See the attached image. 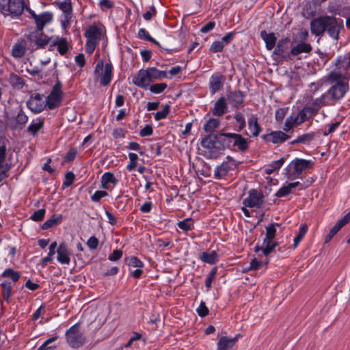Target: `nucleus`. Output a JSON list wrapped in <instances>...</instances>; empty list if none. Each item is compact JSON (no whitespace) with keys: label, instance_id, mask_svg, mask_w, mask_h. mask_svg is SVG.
I'll list each match as a JSON object with an SVG mask.
<instances>
[{"label":"nucleus","instance_id":"f257e3e1","mask_svg":"<svg viewBox=\"0 0 350 350\" xmlns=\"http://www.w3.org/2000/svg\"><path fill=\"white\" fill-rule=\"evenodd\" d=\"M344 29L343 21L334 16H322L312 20L310 23L312 33L317 36H322L326 31L329 36L338 40L339 33Z\"/></svg>","mask_w":350,"mask_h":350},{"label":"nucleus","instance_id":"f03ea898","mask_svg":"<svg viewBox=\"0 0 350 350\" xmlns=\"http://www.w3.org/2000/svg\"><path fill=\"white\" fill-rule=\"evenodd\" d=\"M349 90V84L346 81H338L332 85L321 97L313 101L314 105L318 107L326 105H334L338 100L341 99Z\"/></svg>","mask_w":350,"mask_h":350},{"label":"nucleus","instance_id":"7ed1b4c3","mask_svg":"<svg viewBox=\"0 0 350 350\" xmlns=\"http://www.w3.org/2000/svg\"><path fill=\"white\" fill-rule=\"evenodd\" d=\"M232 135L230 133L209 134L202 139L201 145L206 149L224 150L230 146Z\"/></svg>","mask_w":350,"mask_h":350},{"label":"nucleus","instance_id":"20e7f679","mask_svg":"<svg viewBox=\"0 0 350 350\" xmlns=\"http://www.w3.org/2000/svg\"><path fill=\"white\" fill-rule=\"evenodd\" d=\"M103 36V29L100 26L93 25L88 28L85 32L87 38L85 51L88 53L92 54L94 52Z\"/></svg>","mask_w":350,"mask_h":350},{"label":"nucleus","instance_id":"39448f33","mask_svg":"<svg viewBox=\"0 0 350 350\" xmlns=\"http://www.w3.org/2000/svg\"><path fill=\"white\" fill-rule=\"evenodd\" d=\"M312 163L302 159H296L291 161V163L286 168V175L289 179L300 178H301V173L308 168H310Z\"/></svg>","mask_w":350,"mask_h":350},{"label":"nucleus","instance_id":"423d86ee","mask_svg":"<svg viewBox=\"0 0 350 350\" xmlns=\"http://www.w3.org/2000/svg\"><path fill=\"white\" fill-rule=\"evenodd\" d=\"M24 8V0H0V12L5 15L18 16Z\"/></svg>","mask_w":350,"mask_h":350},{"label":"nucleus","instance_id":"0eeeda50","mask_svg":"<svg viewBox=\"0 0 350 350\" xmlns=\"http://www.w3.org/2000/svg\"><path fill=\"white\" fill-rule=\"evenodd\" d=\"M113 67L111 63L104 65V61L99 59L96 65L94 75L96 79H100V83L103 86L108 85L111 80Z\"/></svg>","mask_w":350,"mask_h":350},{"label":"nucleus","instance_id":"6e6552de","mask_svg":"<svg viewBox=\"0 0 350 350\" xmlns=\"http://www.w3.org/2000/svg\"><path fill=\"white\" fill-rule=\"evenodd\" d=\"M27 42H29L28 49L31 51L36 50L37 48H44L46 46L51 38L46 35L44 34L42 31L35 30L25 35Z\"/></svg>","mask_w":350,"mask_h":350},{"label":"nucleus","instance_id":"1a4fd4ad","mask_svg":"<svg viewBox=\"0 0 350 350\" xmlns=\"http://www.w3.org/2000/svg\"><path fill=\"white\" fill-rule=\"evenodd\" d=\"M66 340L68 345L72 348H79L85 342V338L79 330V324L76 323L70 327L66 333Z\"/></svg>","mask_w":350,"mask_h":350},{"label":"nucleus","instance_id":"9d476101","mask_svg":"<svg viewBox=\"0 0 350 350\" xmlns=\"http://www.w3.org/2000/svg\"><path fill=\"white\" fill-rule=\"evenodd\" d=\"M291 41L289 38H285L280 40L273 51V55L277 56L279 60L291 61L293 59Z\"/></svg>","mask_w":350,"mask_h":350},{"label":"nucleus","instance_id":"9b49d317","mask_svg":"<svg viewBox=\"0 0 350 350\" xmlns=\"http://www.w3.org/2000/svg\"><path fill=\"white\" fill-rule=\"evenodd\" d=\"M62 87V83L59 80H57L53 87L51 92L47 96L46 105H47L50 109H55L60 105L63 96Z\"/></svg>","mask_w":350,"mask_h":350},{"label":"nucleus","instance_id":"f8f14e48","mask_svg":"<svg viewBox=\"0 0 350 350\" xmlns=\"http://www.w3.org/2000/svg\"><path fill=\"white\" fill-rule=\"evenodd\" d=\"M125 261L129 267L131 276L135 279L139 278L144 272L142 270L144 263L135 256L126 258Z\"/></svg>","mask_w":350,"mask_h":350},{"label":"nucleus","instance_id":"ddd939ff","mask_svg":"<svg viewBox=\"0 0 350 350\" xmlns=\"http://www.w3.org/2000/svg\"><path fill=\"white\" fill-rule=\"evenodd\" d=\"M27 121V116L22 109H20V111L15 118L8 119L6 124L12 130L22 129L25 126Z\"/></svg>","mask_w":350,"mask_h":350},{"label":"nucleus","instance_id":"4468645a","mask_svg":"<svg viewBox=\"0 0 350 350\" xmlns=\"http://www.w3.org/2000/svg\"><path fill=\"white\" fill-rule=\"evenodd\" d=\"M312 107H304L299 113L295 117L297 125H299L309 118L315 116L319 109L321 107H318L317 105L312 103Z\"/></svg>","mask_w":350,"mask_h":350},{"label":"nucleus","instance_id":"2eb2a0df","mask_svg":"<svg viewBox=\"0 0 350 350\" xmlns=\"http://www.w3.org/2000/svg\"><path fill=\"white\" fill-rule=\"evenodd\" d=\"M262 195L256 190L252 189L244 200L243 204L247 207L260 208L263 204Z\"/></svg>","mask_w":350,"mask_h":350},{"label":"nucleus","instance_id":"dca6fc26","mask_svg":"<svg viewBox=\"0 0 350 350\" xmlns=\"http://www.w3.org/2000/svg\"><path fill=\"white\" fill-rule=\"evenodd\" d=\"M11 163L6 159V148L4 145L0 146V183L8 176Z\"/></svg>","mask_w":350,"mask_h":350},{"label":"nucleus","instance_id":"f3484780","mask_svg":"<svg viewBox=\"0 0 350 350\" xmlns=\"http://www.w3.org/2000/svg\"><path fill=\"white\" fill-rule=\"evenodd\" d=\"M350 221V211L347 213L342 219H339L336 224L332 228L329 233L326 235L325 243L329 242L335 234L347 224Z\"/></svg>","mask_w":350,"mask_h":350},{"label":"nucleus","instance_id":"a211bd4d","mask_svg":"<svg viewBox=\"0 0 350 350\" xmlns=\"http://www.w3.org/2000/svg\"><path fill=\"white\" fill-rule=\"evenodd\" d=\"M350 221V211L347 213L342 219H339L336 224L332 228L329 233L326 235L325 243L329 242L335 234L347 224Z\"/></svg>","mask_w":350,"mask_h":350},{"label":"nucleus","instance_id":"6ab92c4d","mask_svg":"<svg viewBox=\"0 0 350 350\" xmlns=\"http://www.w3.org/2000/svg\"><path fill=\"white\" fill-rule=\"evenodd\" d=\"M350 221V211L347 213L342 219H339L336 224L332 228L329 233L326 235L325 243L329 242L335 234L347 224Z\"/></svg>","mask_w":350,"mask_h":350},{"label":"nucleus","instance_id":"aec40b11","mask_svg":"<svg viewBox=\"0 0 350 350\" xmlns=\"http://www.w3.org/2000/svg\"><path fill=\"white\" fill-rule=\"evenodd\" d=\"M350 221V211L347 213L342 219H339L336 224L332 228L329 233L326 235L325 243L329 242L335 234L347 224Z\"/></svg>","mask_w":350,"mask_h":350},{"label":"nucleus","instance_id":"412c9836","mask_svg":"<svg viewBox=\"0 0 350 350\" xmlns=\"http://www.w3.org/2000/svg\"><path fill=\"white\" fill-rule=\"evenodd\" d=\"M225 77L221 73L217 72L213 75L209 81V88L212 94H215L223 87Z\"/></svg>","mask_w":350,"mask_h":350},{"label":"nucleus","instance_id":"4be33fe9","mask_svg":"<svg viewBox=\"0 0 350 350\" xmlns=\"http://www.w3.org/2000/svg\"><path fill=\"white\" fill-rule=\"evenodd\" d=\"M133 82L138 87L146 88L151 83L147 69L140 70L133 78Z\"/></svg>","mask_w":350,"mask_h":350},{"label":"nucleus","instance_id":"5701e85b","mask_svg":"<svg viewBox=\"0 0 350 350\" xmlns=\"http://www.w3.org/2000/svg\"><path fill=\"white\" fill-rule=\"evenodd\" d=\"M262 138L271 142L273 144H282L290 138V135L281 131H273L269 134L265 135Z\"/></svg>","mask_w":350,"mask_h":350},{"label":"nucleus","instance_id":"b1692460","mask_svg":"<svg viewBox=\"0 0 350 350\" xmlns=\"http://www.w3.org/2000/svg\"><path fill=\"white\" fill-rule=\"evenodd\" d=\"M57 259L61 264L68 265L70 262V251L66 243L62 242L59 244L57 250Z\"/></svg>","mask_w":350,"mask_h":350},{"label":"nucleus","instance_id":"393cba45","mask_svg":"<svg viewBox=\"0 0 350 350\" xmlns=\"http://www.w3.org/2000/svg\"><path fill=\"white\" fill-rule=\"evenodd\" d=\"M29 108L35 113L42 111L46 105H44L42 98L40 94L36 95L31 98L27 103Z\"/></svg>","mask_w":350,"mask_h":350},{"label":"nucleus","instance_id":"a878e982","mask_svg":"<svg viewBox=\"0 0 350 350\" xmlns=\"http://www.w3.org/2000/svg\"><path fill=\"white\" fill-rule=\"evenodd\" d=\"M33 18L37 26L36 30L42 31L44 25L52 21L53 14L49 12H44L40 15L33 14Z\"/></svg>","mask_w":350,"mask_h":350},{"label":"nucleus","instance_id":"bb28decb","mask_svg":"<svg viewBox=\"0 0 350 350\" xmlns=\"http://www.w3.org/2000/svg\"><path fill=\"white\" fill-rule=\"evenodd\" d=\"M239 336L240 334H237L235 337L232 338L222 336L217 342V350L230 349L235 345Z\"/></svg>","mask_w":350,"mask_h":350},{"label":"nucleus","instance_id":"cd10ccee","mask_svg":"<svg viewBox=\"0 0 350 350\" xmlns=\"http://www.w3.org/2000/svg\"><path fill=\"white\" fill-rule=\"evenodd\" d=\"M278 245V243L276 242H274L273 240L271 239H264L262 245L261 247L256 246L255 247V251H262V254L267 256L269 254H270L272 252H273L275 247Z\"/></svg>","mask_w":350,"mask_h":350},{"label":"nucleus","instance_id":"c85d7f7f","mask_svg":"<svg viewBox=\"0 0 350 350\" xmlns=\"http://www.w3.org/2000/svg\"><path fill=\"white\" fill-rule=\"evenodd\" d=\"M228 110V106L224 97L219 98L215 103L212 109V113L214 116H221L226 113Z\"/></svg>","mask_w":350,"mask_h":350},{"label":"nucleus","instance_id":"c756f323","mask_svg":"<svg viewBox=\"0 0 350 350\" xmlns=\"http://www.w3.org/2000/svg\"><path fill=\"white\" fill-rule=\"evenodd\" d=\"M28 45L27 42L25 40L18 41L13 46L12 55L16 58L22 57L25 55L26 46Z\"/></svg>","mask_w":350,"mask_h":350},{"label":"nucleus","instance_id":"7c9ffc66","mask_svg":"<svg viewBox=\"0 0 350 350\" xmlns=\"http://www.w3.org/2000/svg\"><path fill=\"white\" fill-rule=\"evenodd\" d=\"M232 169V167L228 162H223L220 165L217 166L214 171L215 178L218 179L225 178L228 172Z\"/></svg>","mask_w":350,"mask_h":350},{"label":"nucleus","instance_id":"2f4dec72","mask_svg":"<svg viewBox=\"0 0 350 350\" xmlns=\"http://www.w3.org/2000/svg\"><path fill=\"white\" fill-rule=\"evenodd\" d=\"M260 36L266 44V48L268 50H271L275 46L277 38L275 36L274 33H267L266 31L263 30L260 32Z\"/></svg>","mask_w":350,"mask_h":350},{"label":"nucleus","instance_id":"473e14b6","mask_svg":"<svg viewBox=\"0 0 350 350\" xmlns=\"http://www.w3.org/2000/svg\"><path fill=\"white\" fill-rule=\"evenodd\" d=\"M227 99L233 107H237L243 103V95L240 91L232 92L228 94Z\"/></svg>","mask_w":350,"mask_h":350},{"label":"nucleus","instance_id":"72a5a7b5","mask_svg":"<svg viewBox=\"0 0 350 350\" xmlns=\"http://www.w3.org/2000/svg\"><path fill=\"white\" fill-rule=\"evenodd\" d=\"M232 137V142H233L234 146H237L241 151H245L248 148L247 141L242 135L233 133Z\"/></svg>","mask_w":350,"mask_h":350},{"label":"nucleus","instance_id":"f704fd0d","mask_svg":"<svg viewBox=\"0 0 350 350\" xmlns=\"http://www.w3.org/2000/svg\"><path fill=\"white\" fill-rule=\"evenodd\" d=\"M56 46L58 52L62 55H65L68 51V43L65 38H57L50 47Z\"/></svg>","mask_w":350,"mask_h":350},{"label":"nucleus","instance_id":"c9c22d12","mask_svg":"<svg viewBox=\"0 0 350 350\" xmlns=\"http://www.w3.org/2000/svg\"><path fill=\"white\" fill-rule=\"evenodd\" d=\"M59 9L64 13V20L62 21L64 27H66V23H69V18H70V12L72 9L71 3L70 0H65L64 2H61L59 5Z\"/></svg>","mask_w":350,"mask_h":350},{"label":"nucleus","instance_id":"e433bc0d","mask_svg":"<svg viewBox=\"0 0 350 350\" xmlns=\"http://www.w3.org/2000/svg\"><path fill=\"white\" fill-rule=\"evenodd\" d=\"M312 49L310 44L301 42L291 49V54L292 56H296L301 53H310Z\"/></svg>","mask_w":350,"mask_h":350},{"label":"nucleus","instance_id":"4c0bfd02","mask_svg":"<svg viewBox=\"0 0 350 350\" xmlns=\"http://www.w3.org/2000/svg\"><path fill=\"white\" fill-rule=\"evenodd\" d=\"M249 129L252 133V135L257 137L261 131L260 126L258 122V118L252 116L248 120Z\"/></svg>","mask_w":350,"mask_h":350},{"label":"nucleus","instance_id":"58836bf2","mask_svg":"<svg viewBox=\"0 0 350 350\" xmlns=\"http://www.w3.org/2000/svg\"><path fill=\"white\" fill-rule=\"evenodd\" d=\"M200 258L204 262L213 265L218 260V254L215 251L211 252H202L200 255Z\"/></svg>","mask_w":350,"mask_h":350},{"label":"nucleus","instance_id":"ea45409f","mask_svg":"<svg viewBox=\"0 0 350 350\" xmlns=\"http://www.w3.org/2000/svg\"><path fill=\"white\" fill-rule=\"evenodd\" d=\"M299 185V182L288 183L287 185H284L282 188H280L275 193V196H277L278 198L286 196L288 195L290 193H291L293 189L295 188Z\"/></svg>","mask_w":350,"mask_h":350},{"label":"nucleus","instance_id":"a19ab883","mask_svg":"<svg viewBox=\"0 0 350 350\" xmlns=\"http://www.w3.org/2000/svg\"><path fill=\"white\" fill-rule=\"evenodd\" d=\"M118 180L114 177L113 174L111 172L105 173L101 178L102 187L105 189L109 188V185L112 183L116 185Z\"/></svg>","mask_w":350,"mask_h":350},{"label":"nucleus","instance_id":"79ce46f5","mask_svg":"<svg viewBox=\"0 0 350 350\" xmlns=\"http://www.w3.org/2000/svg\"><path fill=\"white\" fill-rule=\"evenodd\" d=\"M1 295L4 300L9 302V299L12 296V286L10 282L4 281L1 284Z\"/></svg>","mask_w":350,"mask_h":350},{"label":"nucleus","instance_id":"37998d69","mask_svg":"<svg viewBox=\"0 0 350 350\" xmlns=\"http://www.w3.org/2000/svg\"><path fill=\"white\" fill-rule=\"evenodd\" d=\"M147 70L151 81L152 79H159L167 77L165 71L159 70L154 67L149 68Z\"/></svg>","mask_w":350,"mask_h":350},{"label":"nucleus","instance_id":"c03bdc74","mask_svg":"<svg viewBox=\"0 0 350 350\" xmlns=\"http://www.w3.org/2000/svg\"><path fill=\"white\" fill-rule=\"evenodd\" d=\"M10 83L12 87L17 89H21L24 85V80L16 74H11L10 76Z\"/></svg>","mask_w":350,"mask_h":350},{"label":"nucleus","instance_id":"a18cd8bd","mask_svg":"<svg viewBox=\"0 0 350 350\" xmlns=\"http://www.w3.org/2000/svg\"><path fill=\"white\" fill-rule=\"evenodd\" d=\"M44 120H38L37 122L31 124L27 127V131L33 135H36L37 133L43 127Z\"/></svg>","mask_w":350,"mask_h":350},{"label":"nucleus","instance_id":"49530a36","mask_svg":"<svg viewBox=\"0 0 350 350\" xmlns=\"http://www.w3.org/2000/svg\"><path fill=\"white\" fill-rule=\"evenodd\" d=\"M219 125V120L215 118H211L204 124V129L206 133H212L213 130Z\"/></svg>","mask_w":350,"mask_h":350},{"label":"nucleus","instance_id":"de8ad7c7","mask_svg":"<svg viewBox=\"0 0 350 350\" xmlns=\"http://www.w3.org/2000/svg\"><path fill=\"white\" fill-rule=\"evenodd\" d=\"M2 276L5 278H10L14 282H17L21 276L20 272L15 271L12 269H7L2 273Z\"/></svg>","mask_w":350,"mask_h":350},{"label":"nucleus","instance_id":"09e8293b","mask_svg":"<svg viewBox=\"0 0 350 350\" xmlns=\"http://www.w3.org/2000/svg\"><path fill=\"white\" fill-rule=\"evenodd\" d=\"M308 230V226L306 224H303L299 229V233L297 236L294 239V248H295L299 242L301 241L303 237L305 236Z\"/></svg>","mask_w":350,"mask_h":350},{"label":"nucleus","instance_id":"8fccbe9b","mask_svg":"<svg viewBox=\"0 0 350 350\" xmlns=\"http://www.w3.org/2000/svg\"><path fill=\"white\" fill-rule=\"evenodd\" d=\"M62 220V216L59 215L57 217H55L54 216L53 217H51V219H48L47 221H46L43 224H42V229H49L50 228H52L54 226L57 225V224H59Z\"/></svg>","mask_w":350,"mask_h":350},{"label":"nucleus","instance_id":"3c124183","mask_svg":"<svg viewBox=\"0 0 350 350\" xmlns=\"http://www.w3.org/2000/svg\"><path fill=\"white\" fill-rule=\"evenodd\" d=\"M314 133L304 134L299 136L296 140L292 142V144H294L295 143H308L314 139Z\"/></svg>","mask_w":350,"mask_h":350},{"label":"nucleus","instance_id":"603ef678","mask_svg":"<svg viewBox=\"0 0 350 350\" xmlns=\"http://www.w3.org/2000/svg\"><path fill=\"white\" fill-rule=\"evenodd\" d=\"M275 226H278V224H271L269 226L266 227V234H265V238L264 239L273 240V239L275 237V234H276Z\"/></svg>","mask_w":350,"mask_h":350},{"label":"nucleus","instance_id":"864d4df0","mask_svg":"<svg viewBox=\"0 0 350 350\" xmlns=\"http://www.w3.org/2000/svg\"><path fill=\"white\" fill-rule=\"evenodd\" d=\"M178 226L184 231L190 230L193 228V222L191 218H187L178 223Z\"/></svg>","mask_w":350,"mask_h":350},{"label":"nucleus","instance_id":"5fc2aeb1","mask_svg":"<svg viewBox=\"0 0 350 350\" xmlns=\"http://www.w3.org/2000/svg\"><path fill=\"white\" fill-rule=\"evenodd\" d=\"M138 36L141 39H144L145 40L152 42L157 45H159V42L157 40H155L153 38H152L145 29H140L139 30Z\"/></svg>","mask_w":350,"mask_h":350},{"label":"nucleus","instance_id":"6e6d98bb","mask_svg":"<svg viewBox=\"0 0 350 350\" xmlns=\"http://www.w3.org/2000/svg\"><path fill=\"white\" fill-rule=\"evenodd\" d=\"M170 106L169 105H165L163 109L161 111H157L154 115V118L156 120H160L166 118L167 114L170 112Z\"/></svg>","mask_w":350,"mask_h":350},{"label":"nucleus","instance_id":"4d7b16f0","mask_svg":"<svg viewBox=\"0 0 350 350\" xmlns=\"http://www.w3.org/2000/svg\"><path fill=\"white\" fill-rule=\"evenodd\" d=\"M337 66H345L347 70V75H350V53L349 57H344L342 60H338V63L336 64Z\"/></svg>","mask_w":350,"mask_h":350},{"label":"nucleus","instance_id":"13d9d810","mask_svg":"<svg viewBox=\"0 0 350 350\" xmlns=\"http://www.w3.org/2000/svg\"><path fill=\"white\" fill-rule=\"evenodd\" d=\"M46 211L44 208L39 209L36 211H35L31 216L30 217V219H31L33 221H40L44 219V215H45Z\"/></svg>","mask_w":350,"mask_h":350},{"label":"nucleus","instance_id":"bf43d9fd","mask_svg":"<svg viewBox=\"0 0 350 350\" xmlns=\"http://www.w3.org/2000/svg\"><path fill=\"white\" fill-rule=\"evenodd\" d=\"M167 88V84L165 83H157L150 87V90L154 94L161 93Z\"/></svg>","mask_w":350,"mask_h":350},{"label":"nucleus","instance_id":"052dcab7","mask_svg":"<svg viewBox=\"0 0 350 350\" xmlns=\"http://www.w3.org/2000/svg\"><path fill=\"white\" fill-rule=\"evenodd\" d=\"M295 125H297L295 117L289 116L285 120L284 130L288 132L291 131Z\"/></svg>","mask_w":350,"mask_h":350},{"label":"nucleus","instance_id":"680f3d73","mask_svg":"<svg viewBox=\"0 0 350 350\" xmlns=\"http://www.w3.org/2000/svg\"><path fill=\"white\" fill-rule=\"evenodd\" d=\"M224 47L223 41H215L211 46L210 50L213 53L221 52Z\"/></svg>","mask_w":350,"mask_h":350},{"label":"nucleus","instance_id":"e2e57ef3","mask_svg":"<svg viewBox=\"0 0 350 350\" xmlns=\"http://www.w3.org/2000/svg\"><path fill=\"white\" fill-rule=\"evenodd\" d=\"M342 75L337 71H332L328 75V79L332 82L343 81L342 80Z\"/></svg>","mask_w":350,"mask_h":350},{"label":"nucleus","instance_id":"0e129e2a","mask_svg":"<svg viewBox=\"0 0 350 350\" xmlns=\"http://www.w3.org/2000/svg\"><path fill=\"white\" fill-rule=\"evenodd\" d=\"M198 315L204 317L208 314V309L206 306L205 302L201 301L199 308L197 309Z\"/></svg>","mask_w":350,"mask_h":350},{"label":"nucleus","instance_id":"69168bd1","mask_svg":"<svg viewBox=\"0 0 350 350\" xmlns=\"http://www.w3.org/2000/svg\"><path fill=\"white\" fill-rule=\"evenodd\" d=\"M234 118L239 124V131H241L245 126V121L243 116L241 113H237Z\"/></svg>","mask_w":350,"mask_h":350},{"label":"nucleus","instance_id":"338daca9","mask_svg":"<svg viewBox=\"0 0 350 350\" xmlns=\"http://www.w3.org/2000/svg\"><path fill=\"white\" fill-rule=\"evenodd\" d=\"M216 272H217V269L215 268H213L208 273V277L206 280V282H205L206 286L208 288H210L211 287L212 282L215 277Z\"/></svg>","mask_w":350,"mask_h":350},{"label":"nucleus","instance_id":"774afa93","mask_svg":"<svg viewBox=\"0 0 350 350\" xmlns=\"http://www.w3.org/2000/svg\"><path fill=\"white\" fill-rule=\"evenodd\" d=\"M105 191H96L92 196L91 199L94 202H98L102 198L107 196Z\"/></svg>","mask_w":350,"mask_h":350}]
</instances>
